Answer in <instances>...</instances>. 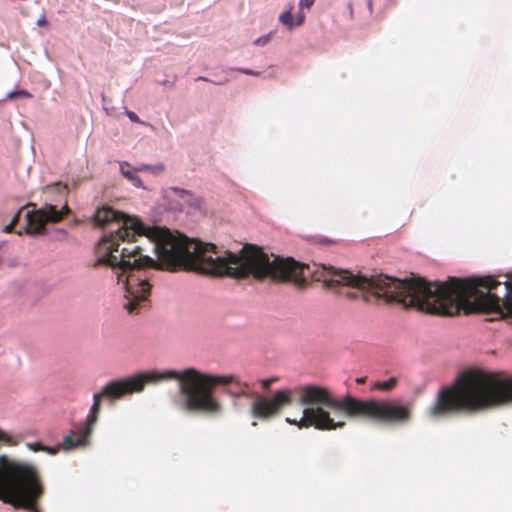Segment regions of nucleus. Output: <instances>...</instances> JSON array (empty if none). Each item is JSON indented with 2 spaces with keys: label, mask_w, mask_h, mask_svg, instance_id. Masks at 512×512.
Wrapping results in <instances>:
<instances>
[{
  "label": "nucleus",
  "mask_w": 512,
  "mask_h": 512,
  "mask_svg": "<svg viewBox=\"0 0 512 512\" xmlns=\"http://www.w3.org/2000/svg\"><path fill=\"white\" fill-rule=\"evenodd\" d=\"M27 447L34 452L44 451L45 445L41 442L27 443Z\"/></svg>",
  "instance_id": "15"
},
{
  "label": "nucleus",
  "mask_w": 512,
  "mask_h": 512,
  "mask_svg": "<svg viewBox=\"0 0 512 512\" xmlns=\"http://www.w3.org/2000/svg\"><path fill=\"white\" fill-rule=\"evenodd\" d=\"M125 114L127 115V117L132 122H134V123H143L135 112L130 111V110H126Z\"/></svg>",
  "instance_id": "16"
},
{
  "label": "nucleus",
  "mask_w": 512,
  "mask_h": 512,
  "mask_svg": "<svg viewBox=\"0 0 512 512\" xmlns=\"http://www.w3.org/2000/svg\"><path fill=\"white\" fill-rule=\"evenodd\" d=\"M44 486L36 466L0 455V501L32 512H40L38 501Z\"/></svg>",
  "instance_id": "6"
},
{
  "label": "nucleus",
  "mask_w": 512,
  "mask_h": 512,
  "mask_svg": "<svg viewBox=\"0 0 512 512\" xmlns=\"http://www.w3.org/2000/svg\"><path fill=\"white\" fill-rule=\"evenodd\" d=\"M136 171H148L153 175H159L164 171V165L163 164H157V165H147V164H141L137 168H135Z\"/></svg>",
  "instance_id": "11"
},
{
  "label": "nucleus",
  "mask_w": 512,
  "mask_h": 512,
  "mask_svg": "<svg viewBox=\"0 0 512 512\" xmlns=\"http://www.w3.org/2000/svg\"><path fill=\"white\" fill-rule=\"evenodd\" d=\"M275 381V379L273 378H269V379H264L262 381V386L264 389H269V387L271 386V384Z\"/></svg>",
  "instance_id": "20"
},
{
  "label": "nucleus",
  "mask_w": 512,
  "mask_h": 512,
  "mask_svg": "<svg viewBox=\"0 0 512 512\" xmlns=\"http://www.w3.org/2000/svg\"><path fill=\"white\" fill-rule=\"evenodd\" d=\"M295 399L305 408L299 420L286 418L288 423L295 424L300 429L314 427L318 430H336L345 426L344 421L335 420L331 416L329 389L317 385L281 389L276 391L272 397L258 396L251 406V414L260 420L271 419L278 415L284 407L291 405Z\"/></svg>",
  "instance_id": "5"
},
{
  "label": "nucleus",
  "mask_w": 512,
  "mask_h": 512,
  "mask_svg": "<svg viewBox=\"0 0 512 512\" xmlns=\"http://www.w3.org/2000/svg\"><path fill=\"white\" fill-rule=\"evenodd\" d=\"M303 20H304V16L298 17L297 25H301L303 23Z\"/></svg>",
  "instance_id": "26"
},
{
  "label": "nucleus",
  "mask_w": 512,
  "mask_h": 512,
  "mask_svg": "<svg viewBox=\"0 0 512 512\" xmlns=\"http://www.w3.org/2000/svg\"><path fill=\"white\" fill-rule=\"evenodd\" d=\"M292 19H293V16H292V7H290L288 10H286L285 12H283L280 17H279V20L282 24L288 26L289 28H292L293 27V23H292Z\"/></svg>",
  "instance_id": "12"
},
{
  "label": "nucleus",
  "mask_w": 512,
  "mask_h": 512,
  "mask_svg": "<svg viewBox=\"0 0 512 512\" xmlns=\"http://www.w3.org/2000/svg\"><path fill=\"white\" fill-rule=\"evenodd\" d=\"M129 168H130V164L127 162H123L120 164V171H121L122 175L125 178H127L128 180H130L135 186L141 187L142 182L136 174L137 171L136 170L132 171Z\"/></svg>",
  "instance_id": "9"
},
{
  "label": "nucleus",
  "mask_w": 512,
  "mask_h": 512,
  "mask_svg": "<svg viewBox=\"0 0 512 512\" xmlns=\"http://www.w3.org/2000/svg\"><path fill=\"white\" fill-rule=\"evenodd\" d=\"M315 0H300V7L301 8H306V9H310L313 4H314Z\"/></svg>",
  "instance_id": "17"
},
{
  "label": "nucleus",
  "mask_w": 512,
  "mask_h": 512,
  "mask_svg": "<svg viewBox=\"0 0 512 512\" xmlns=\"http://www.w3.org/2000/svg\"><path fill=\"white\" fill-rule=\"evenodd\" d=\"M93 220L99 227H111L98 245L102 254L96 265L112 268L118 283H124V307L137 314L147 306L151 285L148 269L195 271L211 277L257 280L270 278L303 286V265L293 258L273 256L271 259L257 246L247 244L239 253L225 251L221 255L216 245L173 234L160 227H149L136 216L103 206Z\"/></svg>",
  "instance_id": "1"
},
{
  "label": "nucleus",
  "mask_w": 512,
  "mask_h": 512,
  "mask_svg": "<svg viewBox=\"0 0 512 512\" xmlns=\"http://www.w3.org/2000/svg\"><path fill=\"white\" fill-rule=\"evenodd\" d=\"M172 379L179 381L182 408L189 412H199L208 415H216L222 411V405L213 395V389L216 386L230 383L236 384L237 390L230 392L235 397L246 396V389L249 388L247 383L240 382L234 375H211L202 373L194 368H188L183 371H149L113 380L106 384L101 392L94 394L93 405L86 420L78 425L75 430H71L64 437L61 445L55 447L45 446L43 452L55 455L61 448L69 451L86 446L98 420L102 399L113 402L125 395L143 391L148 383Z\"/></svg>",
  "instance_id": "3"
},
{
  "label": "nucleus",
  "mask_w": 512,
  "mask_h": 512,
  "mask_svg": "<svg viewBox=\"0 0 512 512\" xmlns=\"http://www.w3.org/2000/svg\"><path fill=\"white\" fill-rule=\"evenodd\" d=\"M196 80L210 82V80L208 78L203 77V76H199Z\"/></svg>",
  "instance_id": "25"
},
{
  "label": "nucleus",
  "mask_w": 512,
  "mask_h": 512,
  "mask_svg": "<svg viewBox=\"0 0 512 512\" xmlns=\"http://www.w3.org/2000/svg\"><path fill=\"white\" fill-rule=\"evenodd\" d=\"M37 24H38L39 26H45V25H47V20H46V18L43 16L41 19H39V20H38Z\"/></svg>",
  "instance_id": "23"
},
{
  "label": "nucleus",
  "mask_w": 512,
  "mask_h": 512,
  "mask_svg": "<svg viewBox=\"0 0 512 512\" xmlns=\"http://www.w3.org/2000/svg\"><path fill=\"white\" fill-rule=\"evenodd\" d=\"M397 385V378L391 377L387 381L376 382L373 385V389L375 390H383V391H391Z\"/></svg>",
  "instance_id": "10"
},
{
  "label": "nucleus",
  "mask_w": 512,
  "mask_h": 512,
  "mask_svg": "<svg viewBox=\"0 0 512 512\" xmlns=\"http://www.w3.org/2000/svg\"><path fill=\"white\" fill-rule=\"evenodd\" d=\"M365 381H366V378H365V377L357 378V379H356V382H357L358 384H363V383H365Z\"/></svg>",
  "instance_id": "24"
},
{
  "label": "nucleus",
  "mask_w": 512,
  "mask_h": 512,
  "mask_svg": "<svg viewBox=\"0 0 512 512\" xmlns=\"http://www.w3.org/2000/svg\"><path fill=\"white\" fill-rule=\"evenodd\" d=\"M329 411L332 418L342 420L369 419L383 423H406L411 418V407L389 400H363L346 394L335 397L329 390Z\"/></svg>",
  "instance_id": "7"
},
{
  "label": "nucleus",
  "mask_w": 512,
  "mask_h": 512,
  "mask_svg": "<svg viewBox=\"0 0 512 512\" xmlns=\"http://www.w3.org/2000/svg\"><path fill=\"white\" fill-rule=\"evenodd\" d=\"M69 208L65 204L61 210L52 204H45L40 209L34 211H27L26 228L27 234H41L44 232L45 225L48 222L57 223L61 221L64 215L69 213Z\"/></svg>",
  "instance_id": "8"
},
{
  "label": "nucleus",
  "mask_w": 512,
  "mask_h": 512,
  "mask_svg": "<svg viewBox=\"0 0 512 512\" xmlns=\"http://www.w3.org/2000/svg\"><path fill=\"white\" fill-rule=\"evenodd\" d=\"M17 97L32 98V94L26 90H16L7 94V99H15Z\"/></svg>",
  "instance_id": "13"
},
{
  "label": "nucleus",
  "mask_w": 512,
  "mask_h": 512,
  "mask_svg": "<svg viewBox=\"0 0 512 512\" xmlns=\"http://www.w3.org/2000/svg\"><path fill=\"white\" fill-rule=\"evenodd\" d=\"M267 41H268V37H260V38L256 39L254 43L256 45H263V44L267 43Z\"/></svg>",
  "instance_id": "21"
},
{
  "label": "nucleus",
  "mask_w": 512,
  "mask_h": 512,
  "mask_svg": "<svg viewBox=\"0 0 512 512\" xmlns=\"http://www.w3.org/2000/svg\"><path fill=\"white\" fill-rule=\"evenodd\" d=\"M13 230H14V226L10 223L8 225H6L3 229V231L5 233H11Z\"/></svg>",
  "instance_id": "22"
},
{
  "label": "nucleus",
  "mask_w": 512,
  "mask_h": 512,
  "mask_svg": "<svg viewBox=\"0 0 512 512\" xmlns=\"http://www.w3.org/2000/svg\"><path fill=\"white\" fill-rule=\"evenodd\" d=\"M316 279L326 287L339 289L349 300L362 299L367 303L396 302L405 308H415L439 316L499 313L512 317V287L505 283L502 300L492 293L500 282L491 276L428 282L424 278L400 280L379 274L371 277L353 274L348 270L322 265L315 271Z\"/></svg>",
  "instance_id": "2"
},
{
  "label": "nucleus",
  "mask_w": 512,
  "mask_h": 512,
  "mask_svg": "<svg viewBox=\"0 0 512 512\" xmlns=\"http://www.w3.org/2000/svg\"><path fill=\"white\" fill-rule=\"evenodd\" d=\"M509 401H512V379L473 368L464 371L452 386L439 390L427 416L440 420Z\"/></svg>",
  "instance_id": "4"
},
{
  "label": "nucleus",
  "mask_w": 512,
  "mask_h": 512,
  "mask_svg": "<svg viewBox=\"0 0 512 512\" xmlns=\"http://www.w3.org/2000/svg\"><path fill=\"white\" fill-rule=\"evenodd\" d=\"M24 211V207L21 208L12 218L10 224H12L14 227L17 225V223L19 222V219H20V216H21V213Z\"/></svg>",
  "instance_id": "19"
},
{
  "label": "nucleus",
  "mask_w": 512,
  "mask_h": 512,
  "mask_svg": "<svg viewBox=\"0 0 512 512\" xmlns=\"http://www.w3.org/2000/svg\"><path fill=\"white\" fill-rule=\"evenodd\" d=\"M15 445L16 441H13L12 437L0 428V444Z\"/></svg>",
  "instance_id": "14"
},
{
  "label": "nucleus",
  "mask_w": 512,
  "mask_h": 512,
  "mask_svg": "<svg viewBox=\"0 0 512 512\" xmlns=\"http://www.w3.org/2000/svg\"><path fill=\"white\" fill-rule=\"evenodd\" d=\"M236 70L241 72V73H243V74H246V75H251V76H259L260 75L259 72L254 71V70H250V69L238 68Z\"/></svg>",
  "instance_id": "18"
}]
</instances>
